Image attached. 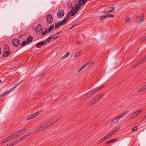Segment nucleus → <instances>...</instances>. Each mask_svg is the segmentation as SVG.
Segmentation results:
<instances>
[{
  "label": "nucleus",
  "instance_id": "obj_5",
  "mask_svg": "<svg viewBox=\"0 0 146 146\" xmlns=\"http://www.w3.org/2000/svg\"><path fill=\"white\" fill-rule=\"evenodd\" d=\"M115 7H111L106 8L104 11L105 13H111L114 11Z\"/></svg>",
  "mask_w": 146,
  "mask_h": 146
},
{
  "label": "nucleus",
  "instance_id": "obj_3",
  "mask_svg": "<svg viewBox=\"0 0 146 146\" xmlns=\"http://www.w3.org/2000/svg\"><path fill=\"white\" fill-rule=\"evenodd\" d=\"M25 131V129L20 130L10 135V136L12 139L15 138V137L18 136L20 133H21L23 132H24Z\"/></svg>",
  "mask_w": 146,
  "mask_h": 146
},
{
  "label": "nucleus",
  "instance_id": "obj_43",
  "mask_svg": "<svg viewBox=\"0 0 146 146\" xmlns=\"http://www.w3.org/2000/svg\"><path fill=\"white\" fill-rule=\"evenodd\" d=\"M114 134V133L112 131V132H111L109 134H108V135L110 137H111V136H112Z\"/></svg>",
  "mask_w": 146,
  "mask_h": 146
},
{
  "label": "nucleus",
  "instance_id": "obj_4",
  "mask_svg": "<svg viewBox=\"0 0 146 146\" xmlns=\"http://www.w3.org/2000/svg\"><path fill=\"white\" fill-rule=\"evenodd\" d=\"M58 120V119L57 118H55L53 119L52 120L49 121L47 123L44 124L43 125L44 127H45V128H46L48 126H50L52 125L53 123L56 122Z\"/></svg>",
  "mask_w": 146,
  "mask_h": 146
},
{
  "label": "nucleus",
  "instance_id": "obj_55",
  "mask_svg": "<svg viewBox=\"0 0 146 146\" xmlns=\"http://www.w3.org/2000/svg\"><path fill=\"white\" fill-rule=\"evenodd\" d=\"M111 143V142H110V141H107V142H106V143H107V144H109V143Z\"/></svg>",
  "mask_w": 146,
  "mask_h": 146
},
{
  "label": "nucleus",
  "instance_id": "obj_28",
  "mask_svg": "<svg viewBox=\"0 0 146 146\" xmlns=\"http://www.w3.org/2000/svg\"><path fill=\"white\" fill-rule=\"evenodd\" d=\"M140 40L141 41L143 42L146 40V36L141 38L140 39Z\"/></svg>",
  "mask_w": 146,
  "mask_h": 146
},
{
  "label": "nucleus",
  "instance_id": "obj_44",
  "mask_svg": "<svg viewBox=\"0 0 146 146\" xmlns=\"http://www.w3.org/2000/svg\"><path fill=\"white\" fill-rule=\"evenodd\" d=\"M46 31L44 32H42V35H45L47 33V29H45Z\"/></svg>",
  "mask_w": 146,
  "mask_h": 146
},
{
  "label": "nucleus",
  "instance_id": "obj_11",
  "mask_svg": "<svg viewBox=\"0 0 146 146\" xmlns=\"http://www.w3.org/2000/svg\"><path fill=\"white\" fill-rule=\"evenodd\" d=\"M64 11L63 10H59L57 13V16L58 18H62L64 16Z\"/></svg>",
  "mask_w": 146,
  "mask_h": 146
},
{
  "label": "nucleus",
  "instance_id": "obj_8",
  "mask_svg": "<svg viewBox=\"0 0 146 146\" xmlns=\"http://www.w3.org/2000/svg\"><path fill=\"white\" fill-rule=\"evenodd\" d=\"M53 21L52 16L50 14H48L47 16L46 22L49 24H51Z\"/></svg>",
  "mask_w": 146,
  "mask_h": 146
},
{
  "label": "nucleus",
  "instance_id": "obj_15",
  "mask_svg": "<svg viewBox=\"0 0 146 146\" xmlns=\"http://www.w3.org/2000/svg\"><path fill=\"white\" fill-rule=\"evenodd\" d=\"M142 111V110L141 109H139L134 113L133 114V115H135V116H137Z\"/></svg>",
  "mask_w": 146,
  "mask_h": 146
},
{
  "label": "nucleus",
  "instance_id": "obj_50",
  "mask_svg": "<svg viewBox=\"0 0 146 146\" xmlns=\"http://www.w3.org/2000/svg\"><path fill=\"white\" fill-rule=\"evenodd\" d=\"M115 141V139H113L111 140H110L111 143H112L114 142V141Z\"/></svg>",
  "mask_w": 146,
  "mask_h": 146
},
{
  "label": "nucleus",
  "instance_id": "obj_26",
  "mask_svg": "<svg viewBox=\"0 0 146 146\" xmlns=\"http://www.w3.org/2000/svg\"><path fill=\"white\" fill-rule=\"evenodd\" d=\"M46 43V42L45 41H42L38 42V44H41V46H42V45H44Z\"/></svg>",
  "mask_w": 146,
  "mask_h": 146
},
{
  "label": "nucleus",
  "instance_id": "obj_52",
  "mask_svg": "<svg viewBox=\"0 0 146 146\" xmlns=\"http://www.w3.org/2000/svg\"><path fill=\"white\" fill-rule=\"evenodd\" d=\"M144 90H146V85L143 87Z\"/></svg>",
  "mask_w": 146,
  "mask_h": 146
},
{
  "label": "nucleus",
  "instance_id": "obj_19",
  "mask_svg": "<svg viewBox=\"0 0 146 146\" xmlns=\"http://www.w3.org/2000/svg\"><path fill=\"white\" fill-rule=\"evenodd\" d=\"M3 48L4 49V51L9 50V47L8 45H5L4 46Z\"/></svg>",
  "mask_w": 146,
  "mask_h": 146
},
{
  "label": "nucleus",
  "instance_id": "obj_39",
  "mask_svg": "<svg viewBox=\"0 0 146 146\" xmlns=\"http://www.w3.org/2000/svg\"><path fill=\"white\" fill-rule=\"evenodd\" d=\"M143 87L141 88H140V89H139L138 90V92H142V91H143L144 90L143 89Z\"/></svg>",
  "mask_w": 146,
  "mask_h": 146
},
{
  "label": "nucleus",
  "instance_id": "obj_1",
  "mask_svg": "<svg viewBox=\"0 0 146 146\" xmlns=\"http://www.w3.org/2000/svg\"><path fill=\"white\" fill-rule=\"evenodd\" d=\"M88 0H79L78 4L75 5V7H74L72 8V10L68 13L67 17L68 19L69 17L71 16H73L77 12L78 9L81 8V6L84 5L87 2Z\"/></svg>",
  "mask_w": 146,
  "mask_h": 146
},
{
  "label": "nucleus",
  "instance_id": "obj_51",
  "mask_svg": "<svg viewBox=\"0 0 146 146\" xmlns=\"http://www.w3.org/2000/svg\"><path fill=\"white\" fill-rule=\"evenodd\" d=\"M32 132H30L28 133L26 135H28V136L29 135H30L31 134H32Z\"/></svg>",
  "mask_w": 146,
  "mask_h": 146
},
{
  "label": "nucleus",
  "instance_id": "obj_21",
  "mask_svg": "<svg viewBox=\"0 0 146 146\" xmlns=\"http://www.w3.org/2000/svg\"><path fill=\"white\" fill-rule=\"evenodd\" d=\"M39 111H38L36 113H35L32 114L33 116V117H35L36 116L38 115L39 114Z\"/></svg>",
  "mask_w": 146,
  "mask_h": 146
},
{
  "label": "nucleus",
  "instance_id": "obj_40",
  "mask_svg": "<svg viewBox=\"0 0 146 146\" xmlns=\"http://www.w3.org/2000/svg\"><path fill=\"white\" fill-rule=\"evenodd\" d=\"M144 19V16H141L140 19V22H141Z\"/></svg>",
  "mask_w": 146,
  "mask_h": 146
},
{
  "label": "nucleus",
  "instance_id": "obj_10",
  "mask_svg": "<svg viewBox=\"0 0 146 146\" xmlns=\"http://www.w3.org/2000/svg\"><path fill=\"white\" fill-rule=\"evenodd\" d=\"M104 85H102L101 86L98 87L96 89H94L92 91L90 92L89 93V94H90V95H91L95 93V92H97V91H99L101 89H102V88L104 87Z\"/></svg>",
  "mask_w": 146,
  "mask_h": 146
},
{
  "label": "nucleus",
  "instance_id": "obj_62",
  "mask_svg": "<svg viewBox=\"0 0 146 146\" xmlns=\"http://www.w3.org/2000/svg\"><path fill=\"white\" fill-rule=\"evenodd\" d=\"M94 62H93L91 64H92V65H93L94 64Z\"/></svg>",
  "mask_w": 146,
  "mask_h": 146
},
{
  "label": "nucleus",
  "instance_id": "obj_35",
  "mask_svg": "<svg viewBox=\"0 0 146 146\" xmlns=\"http://www.w3.org/2000/svg\"><path fill=\"white\" fill-rule=\"evenodd\" d=\"M17 86L15 84L13 86V87L11 89H10V90L11 91L13 90L14 89H15L17 87Z\"/></svg>",
  "mask_w": 146,
  "mask_h": 146
},
{
  "label": "nucleus",
  "instance_id": "obj_16",
  "mask_svg": "<svg viewBox=\"0 0 146 146\" xmlns=\"http://www.w3.org/2000/svg\"><path fill=\"white\" fill-rule=\"evenodd\" d=\"M54 25H53L50 26L48 28V30L47 31V32L50 33V32L54 29Z\"/></svg>",
  "mask_w": 146,
  "mask_h": 146
},
{
  "label": "nucleus",
  "instance_id": "obj_6",
  "mask_svg": "<svg viewBox=\"0 0 146 146\" xmlns=\"http://www.w3.org/2000/svg\"><path fill=\"white\" fill-rule=\"evenodd\" d=\"M104 96V94H101L100 96L95 97L91 102L92 103L95 104L99 101Z\"/></svg>",
  "mask_w": 146,
  "mask_h": 146
},
{
  "label": "nucleus",
  "instance_id": "obj_42",
  "mask_svg": "<svg viewBox=\"0 0 146 146\" xmlns=\"http://www.w3.org/2000/svg\"><path fill=\"white\" fill-rule=\"evenodd\" d=\"M107 17H114V15H112V14H110L109 15H107Z\"/></svg>",
  "mask_w": 146,
  "mask_h": 146
},
{
  "label": "nucleus",
  "instance_id": "obj_31",
  "mask_svg": "<svg viewBox=\"0 0 146 146\" xmlns=\"http://www.w3.org/2000/svg\"><path fill=\"white\" fill-rule=\"evenodd\" d=\"M126 114V113H123L121 114L119 117H118L120 119L121 117L125 115Z\"/></svg>",
  "mask_w": 146,
  "mask_h": 146
},
{
  "label": "nucleus",
  "instance_id": "obj_9",
  "mask_svg": "<svg viewBox=\"0 0 146 146\" xmlns=\"http://www.w3.org/2000/svg\"><path fill=\"white\" fill-rule=\"evenodd\" d=\"M12 43L14 46L17 47L20 44V40L17 39H15L13 40Z\"/></svg>",
  "mask_w": 146,
  "mask_h": 146
},
{
  "label": "nucleus",
  "instance_id": "obj_2",
  "mask_svg": "<svg viewBox=\"0 0 146 146\" xmlns=\"http://www.w3.org/2000/svg\"><path fill=\"white\" fill-rule=\"evenodd\" d=\"M68 20V19L67 18L64 19L61 22H59L56 24L55 26V29H59L60 28V26L65 24Z\"/></svg>",
  "mask_w": 146,
  "mask_h": 146
},
{
  "label": "nucleus",
  "instance_id": "obj_59",
  "mask_svg": "<svg viewBox=\"0 0 146 146\" xmlns=\"http://www.w3.org/2000/svg\"><path fill=\"white\" fill-rule=\"evenodd\" d=\"M73 28V27H72L69 28V29L71 30Z\"/></svg>",
  "mask_w": 146,
  "mask_h": 146
},
{
  "label": "nucleus",
  "instance_id": "obj_18",
  "mask_svg": "<svg viewBox=\"0 0 146 146\" xmlns=\"http://www.w3.org/2000/svg\"><path fill=\"white\" fill-rule=\"evenodd\" d=\"M119 119L118 117L115 118L113 121V123H117L118 122Z\"/></svg>",
  "mask_w": 146,
  "mask_h": 146
},
{
  "label": "nucleus",
  "instance_id": "obj_45",
  "mask_svg": "<svg viewBox=\"0 0 146 146\" xmlns=\"http://www.w3.org/2000/svg\"><path fill=\"white\" fill-rule=\"evenodd\" d=\"M18 140V141L19 142H20L22 141V140H23L22 137L19 138V139H17Z\"/></svg>",
  "mask_w": 146,
  "mask_h": 146
},
{
  "label": "nucleus",
  "instance_id": "obj_14",
  "mask_svg": "<svg viewBox=\"0 0 146 146\" xmlns=\"http://www.w3.org/2000/svg\"><path fill=\"white\" fill-rule=\"evenodd\" d=\"M11 139L10 136H9L5 138V139H4L2 141L1 143H4L5 142H7V141Z\"/></svg>",
  "mask_w": 146,
  "mask_h": 146
},
{
  "label": "nucleus",
  "instance_id": "obj_29",
  "mask_svg": "<svg viewBox=\"0 0 146 146\" xmlns=\"http://www.w3.org/2000/svg\"><path fill=\"white\" fill-rule=\"evenodd\" d=\"M107 18V15L104 16H102L100 18V19L101 20H103V19H105L106 18Z\"/></svg>",
  "mask_w": 146,
  "mask_h": 146
},
{
  "label": "nucleus",
  "instance_id": "obj_47",
  "mask_svg": "<svg viewBox=\"0 0 146 146\" xmlns=\"http://www.w3.org/2000/svg\"><path fill=\"white\" fill-rule=\"evenodd\" d=\"M104 137L105 138V139L106 140V139H107L108 138H109V136L108 135H106V136H105V137Z\"/></svg>",
  "mask_w": 146,
  "mask_h": 146
},
{
  "label": "nucleus",
  "instance_id": "obj_7",
  "mask_svg": "<svg viewBox=\"0 0 146 146\" xmlns=\"http://www.w3.org/2000/svg\"><path fill=\"white\" fill-rule=\"evenodd\" d=\"M42 30V26L38 24L37 25L35 31L37 35H39L41 33Z\"/></svg>",
  "mask_w": 146,
  "mask_h": 146
},
{
  "label": "nucleus",
  "instance_id": "obj_36",
  "mask_svg": "<svg viewBox=\"0 0 146 146\" xmlns=\"http://www.w3.org/2000/svg\"><path fill=\"white\" fill-rule=\"evenodd\" d=\"M137 129V126H135L134 128L132 129L131 131H135Z\"/></svg>",
  "mask_w": 146,
  "mask_h": 146
},
{
  "label": "nucleus",
  "instance_id": "obj_48",
  "mask_svg": "<svg viewBox=\"0 0 146 146\" xmlns=\"http://www.w3.org/2000/svg\"><path fill=\"white\" fill-rule=\"evenodd\" d=\"M130 21V18H127L126 19V22H129Z\"/></svg>",
  "mask_w": 146,
  "mask_h": 146
},
{
  "label": "nucleus",
  "instance_id": "obj_20",
  "mask_svg": "<svg viewBox=\"0 0 146 146\" xmlns=\"http://www.w3.org/2000/svg\"><path fill=\"white\" fill-rule=\"evenodd\" d=\"M143 61V60L142 59L139 61L138 62H137L135 65L133 66V67H135L136 66L138 65L139 64L142 63Z\"/></svg>",
  "mask_w": 146,
  "mask_h": 146
},
{
  "label": "nucleus",
  "instance_id": "obj_54",
  "mask_svg": "<svg viewBox=\"0 0 146 146\" xmlns=\"http://www.w3.org/2000/svg\"><path fill=\"white\" fill-rule=\"evenodd\" d=\"M135 117V115H133V114L131 115V116L130 118L131 119H132L133 117Z\"/></svg>",
  "mask_w": 146,
  "mask_h": 146
},
{
  "label": "nucleus",
  "instance_id": "obj_34",
  "mask_svg": "<svg viewBox=\"0 0 146 146\" xmlns=\"http://www.w3.org/2000/svg\"><path fill=\"white\" fill-rule=\"evenodd\" d=\"M68 8H71L72 7V4L70 2H68L67 3Z\"/></svg>",
  "mask_w": 146,
  "mask_h": 146
},
{
  "label": "nucleus",
  "instance_id": "obj_37",
  "mask_svg": "<svg viewBox=\"0 0 146 146\" xmlns=\"http://www.w3.org/2000/svg\"><path fill=\"white\" fill-rule=\"evenodd\" d=\"M28 137V135H25L23 136L22 137V139H24L27 138Z\"/></svg>",
  "mask_w": 146,
  "mask_h": 146
},
{
  "label": "nucleus",
  "instance_id": "obj_53",
  "mask_svg": "<svg viewBox=\"0 0 146 146\" xmlns=\"http://www.w3.org/2000/svg\"><path fill=\"white\" fill-rule=\"evenodd\" d=\"M15 143H16V144L18 142H19L18 141V140L17 139L15 140Z\"/></svg>",
  "mask_w": 146,
  "mask_h": 146
},
{
  "label": "nucleus",
  "instance_id": "obj_33",
  "mask_svg": "<svg viewBox=\"0 0 146 146\" xmlns=\"http://www.w3.org/2000/svg\"><path fill=\"white\" fill-rule=\"evenodd\" d=\"M27 42L25 40L23 42L21 43V45L22 46H23L25 45L27 43Z\"/></svg>",
  "mask_w": 146,
  "mask_h": 146
},
{
  "label": "nucleus",
  "instance_id": "obj_56",
  "mask_svg": "<svg viewBox=\"0 0 146 146\" xmlns=\"http://www.w3.org/2000/svg\"><path fill=\"white\" fill-rule=\"evenodd\" d=\"M24 81V80H22L20 82H19V83L20 84H21V83H22Z\"/></svg>",
  "mask_w": 146,
  "mask_h": 146
},
{
  "label": "nucleus",
  "instance_id": "obj_27",
  "mask_svg": "<svg viewBox=\"0 0 146 146\" xmlns=\"http://www.w3.org/2000/svg\"><path fill=\"white\" fill-rule=\"evenodd\" d=\"M53 36H50L46 40V41L49 42L50 41L51 39L52 38Z\"/></svg>",
  "mask_w": 146,
  "mask_h": 146
},
{
  "label": "nucleus",
  "instance_id": "obj_58",
  "mask_svg": "<svg viewBox=\"0 0 146 146\" xmlns=\"http://www.w3.org/2000/svg\"><path fill=\"white\" fill-rule=\"evenodd\" d=\"M20 84L19 83V82L17 83V84H16L15 85H16L17 86H18Z\"/></svg>",
  "mask_w": 146,
  "mask_h": 146
},
{
  "label": "nucleus",
  "instance_id": "obj_22",
  "mask_svg": "<svg viewBox=\"0 0 146 146\" xmlns=\"http://www.w3.org/2000/svg\"><path fill=\"white\" fill-rule=\"evenodd\" d=\"M70 54V53L68 52L65 55L63 56L62 59H63L66 58L69 56Z\"/></svg>",
  "mask_w": 146,
  "mask_h": 146
},
{
  "label": "nucleus",
  "instance_id": "obj_12",
  "mask_svg": "<svg viewBox=\"0 0 146 146\" xmlns=\"http://www.w3.org/2000/svg\"><path fill=\"white\" fill-rule=\"evenodd\" d=\"M4 52L3 55L4 57H7L9 56L11 54V52L9 51H4Z\"/></svg>",
  "mask_w": 146,
  "mask_h": 146
},
{
  "label": "nucleus",
  "instance_id": "obj_13",
  "mask_svg": "<svg viewBox=\"0 0 146 146\" xmlns=\"http://www.w3.org/2000/svg\"><path fill=\"white\" fill-rule=\"evenodd\" d=\"M44 128H45L44 127V125H43V126H40V127H39L37 129H35V130H34V131H33L34 132H36L42 129H44Z\"/></svg>",
  "mask_w": 146,
  "mask_h": 146
},
{
  "label": "nucleus",
  "instance_id": "obj_49",
  "mask_svg": "<svg viewBox=\"0 0 146 146\" xmlns=\"http://www.w3.org/2000/svg\"><path fill=\"white\" fill-rule=\"evenodd\" d=\"M104 140H105V138L104 137H103L101 139H100L99 141V142H102L104 141Z\"/></svg>",
  "mask_w": 146,
  "mask_h": 146
},
{
  "label": "nucleus",
  "instance_id": "obj_25",
  "mask_svg": "<svg viewBox=\"0 0 146 146\" xmlns=\"http://www.w3.org/2000/svg\"><path fill=\"white\" fill-rule=\"evenodd\" d=\"M80 55V52H78L74 54V57H76L79 56Z\"/></svg>",
  "mask_w": 146,
  "mask_h": 146
},
{
  "label": "nucleus",
  "instance_id": "obj_64",
  "mask_svg": "<svg viewBox=\"0 0 146 146\" xmlns=\"http://www.w3.org/2000/svg\"><path fill=\"white\" fill-rule=\"evenodd\" d=\"M75 26V25H73L72 27H73V28H74Z\"/></svg>",
  "mask_w": 146,
  "mask_h": 146
},
{
  "label": "nucleus",
  "instance_id": "obj_23",
  "mask_svg": "<svg viewBox=\"0 0 146 146\" xmlns=\"http://www.w3.org/2000/svg\"><path fill=\"white\" fill-rule=\"evenodd\" d=\"M33 116L32 114L31 115H30L27 117V119L29 120L32 119L33 118Z\"/></svg>",
  "mask_w": 146,
  "mask_h": 146
},
{
  "label": "nucleus",
  "instance_id": "obj_41",
  "mask_svg": "<svg viewBox=\"0 0 146 146\" xmlns=\"http://www.w3.org/2000/svg\"><path fill=\"white\" fill-rule=\"evenodd\" d=\"M38 44V43H37L36 44V46L37 47H38V48H40L42 46L41 45V44Z\"/></svg>",
  "mask_w": 146,
  "mask_h": 146
},
{
  "label": "nucleus",
  "instance_id": "obj_46",
  "mask_svg": "<svg viewBox=\"0 0 146 146\" xmlns=\"http://www.w3.org/2000/svg\"><path fill=\"white\" fill-rule=\"evenodd\" d=\"M10 90H9L7 92H5L3 93V94H4V95L7 94L8 93L10 92L11 91H10L9 92V91H10Z\"/></svg>",
  "mask_w": 146,
  "mask_h": 146
},
{
  "label": "nucleus",
  "instance_id": "obj_61",
  "mask_svg": "<svg viewBox=\"0 0 146 146\" xmlns=\"http://www.w3.org/2000/svg\"><path fill=\"white\" fill-rule=\"evenodd\" d=\"M44 77V75H42V76L40 77V78H42L43 77Z\"/></svg>",
  "mask_w": 146,
  "mask_h": 146
},
{
  "label": "nucleus",
  "instance_id": "obj_38",
  "mask_svg": "<svg viewBox=\"0 0 146 146\" xmlns=\"http://www.w3.org/2000/svg\"><path fill=\"white\" fill-rule=\"evenodd\" d=\"M119 129V128H117L115 130L113 131V133L114 134L115 133L117 132L118 131Z\"/></svg>",
  "mask_w": 146,
  "mask_h": 146
},
{
  "label": "nucleus",
  "instance_id": "obj_32",
  "mask_svg": "<svg viewBox=\"0 0 146 146\" xmlns=\"http://www.w3.org/2000/svg\"><path fill=\"white\" fill-rule=\"evenodd\" d=\"M84 68L83 66L81 67L78 70V72H80L84 69Z\"/></svg>",
  "mask_w": 146,
  "mask_h": 146
},
{
  "label": "nucleus",
  "instance_id": "obj_17",
  "mask_svg": "<svg viewBox=\"0 0 146 146\" xmlns=\"http://www.w3.org/2000/svg\"><path fill=\"white\" fill-rule=\"evenodd\" d=\"M33 37L32 36H29L27 39V42L28 43H30L33 40Z\"/></svg>",
  "mask_w": 146,
  "mask_h": 146
},
{
  "label": "nucleus",
  "instance_id": "obj_60",
  "mask_svg": "<svg viewBox=\"0 0 146 146\" xmlns=\"http://www.w3.org/2000/svg\"><path fill=\"white\" fill-rule=\"evenodd\" d=\"M58 37V36H56V37H55L54 38V39H56V38H57Z\"/></svg>",
  "mask_w": 146,
  "mask_h": 146
},
{
  "label": "nucleus",
  "instance_id": "obj_30",
  "mask_svg": "<svg viewBox=\"0 0 146 146\" xmlns=\"http://www.w3.org/2000/svg\"><path fill=\"white\" fill-rule=\"evenodd\" d=\"M90 62L91 61H90L87 62L84 65L82 66L84 68L86 66H87L90 63Z\"/></svg>",
  "mask_w": 146,
  "mask_h": 146
},
{
  "label": "nucleus",
  "instance_id": "obj_24",
  "mask_svg": "<svg viewBox=\"0 0 146 146\" xmlns=\"http://www.w3.org/2000/svg\"><path fill=\"white\" fill-rule=\"evenodd\" d=\"M16 144V143H15V141H13V142H11L9 145V146H12L15 145Z\"/></svg>",
  "mask_w": 146,
  "mask_h": 146
},
{
  "label": "nucleus",
  "instance_id": "obj_57",
  "mask_svg": "<svg viewBox=\"0 0 146 146\" xmlns=\"http://www.w3.org/2000/svg\"><path fill=\"white\" fill-rule=\"evenodd\" d=\"M142 59L143 60V61L146 59V55Z\"/></svg>",
  "mask_w": 146,
  "mask_h": 146
},
{
  "label": "nucleus",
  "instance_id": "obj_63",
  "mask_svg": "<svg viewBox=\"0 0 146 146\" xmlns=\"http://www.w3.org/2000/svg\"><path fill=\"white\" fill-rule=\"evenodd\" d=\"M77 44H79V43H80V42H79V41H78L77 42Z\"/></svg>",
  "mask_w": 146,
  "mask_h": 146
}]
</instances>
